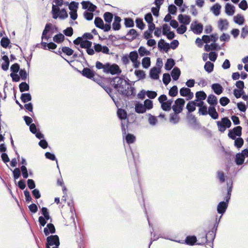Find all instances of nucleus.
I'll return each mask as SVG.
<instances>
[{
    "mask_svg": "<svg viewBox=\"0 0 248 248\" xmlns=\"http://www.w3.org/2000/svg\"><path fill=\"white\" fill-rule=\"evenodd\" d=\"M111 84L121 94L125 96H134L135 88L125 79L117 77L112 79Z\"/></svg>",
    "mask_w": 248,
    "mask_h": 248,
    "instance_id": "f257e3e1",
    "label": "nucleus"
},
{
    "mask_svg": "<svg viewBox=\"0 0 248 248\" xmlns=\"http://www.w3.org/2000/svg\"><path fill=\"white\" fill-rule=\"evenodd\" d=\"M95 66L98 69H102L104 73L111 75H120L122 70L119 66L115 63L107 62L105 64L97 61Z\"/></svg>",
    "mask_w": 248,
    "mask_h": 248,
    "instance_id": "f03ea898",
    "label": "nucleus"
},
{
    "mask_svg": "<svg viewBox=\"0 0 248 248\" xmlns=\"http://www.w3.org/2000/svg\"><path fill=\"white\" fill-rule=\"evenodd\" d=\"M159 238L169 240L176 242H181L177 239V236L173 233H151V241L149 245L150 247L153 241L158 240Z\"/></svg>",
    "mask_w": 248,
    "mask_h": 248,
    "instance_id": "7ed1b4c3",
    "label": "nucleus"
},
{
    "mask_svg": "<svg viewBox=\"0 0 248 248\" xmlns=\"http://www.w3.org/2000/svg\"><path fill=\"white\" fill-rule=\"evenodd\" d=\"M52 13L53 18L54 19L59 17L61 19H63L68 17V14L65 9H62L60 10V8L54 5H53L52 7Z\"/></svg>",
    "mask_w": 248,
    "mask_h": 248,
    "instance_id": "20e7f679",
    "label": "nucleus"
},
{
    "mask_svg": "<svg viewBox=\"0 0 248 248\" xmlns=\"http://www.w3.org/2000/svg\"><path fill=\"white\" fill-rule=\"evenodd\" d=\"M216 233H202L203 241L202 244L206 243L211 248H213V241Z\"/></svg>",
    "mask_w": 248,
    "mask_h": 248,
    "instance_id": "39448f33",
    "label": "nucleus"
},
{
    "mask_svg": "<svg viewBox=\"0 0 248 248\" xmlns=\"http://www.w3.org/2000/svg\"><path fill=\"white\" fill-rule=\"evenodd\" d=\"M217 123L219 131L221 132H224L226 128H229L231 125V122L227 117L223 118L220 122L217 121Z\"/></svg>",
    "mask_w": 248,
    "mask_h": 248,
    "instance_id": "423d86ee",
    "label": "nucleus"
},
{
    "mask_svg": "<svg viewBox=\"0 0 248 248\" xmlns=\"http://www.w3.org/2000/svg\"><path fill=\"white\" fill-rule=\"evenodd\" d=\"M177 236V239L181 242H179V243H186L187 245L189 246H193L196 244L197 245H202V243H196L197 241V237L195 235H189L186 237L185 240H180L178 235L176 233H174Z\"/></svg>",
    "mask_w": 248,
    "mask_h": 248,
    "instance_id": "0eeeda50",
    "label": "nucleus"
},
{
    "mask_svg": "<svg viewBox=\"0 0 248 248\" xmlns=\"http://www.w3.org/2000/svg\"><path fill=\"white\" fill-rule=\"evenodd\" d=\"M185 101L184 99L178 98L175 101L174 104L172 106V108L174 112L180 113L183 110Z\"/></svg>",
    "mask_w": 248,
    "mask_h": 248,
    "instance_id": "6e6552de",
    "label": "nucleus"
},
{
    "mask_svg": "<svg viewBox=\"0 0 248 248\" xmlns=\"http://www.w3.org/2000/svg\"><path fill=\"white\" fill-rule=\"evenodd\" d=\"M117 115L118 117L122 120L121 125L123 134V135H125L126 133V131L123 120H125L127 117L126 112L123 109L119 108L117 110Z\"/></svg>",
    "mask_w": 248,
    "mask_h": 248,
    "instance_id": "1a4fd4ad",
    "label": "nucleus"
},
{
    "mask_svg": "<svg viewBox=\"0 0 248 248\" xmlns=\"http://www.w3.org/2000/svg\"><path fill=\"white\" fill-rule=\"evenodd\" d=\"M94 22L96 27L103 30L104 31H108L111 29V26L106 24L104 25L103 20L99 17H95Z\"/></svg>",
    "mask_w": 248,
    "mask_h": 248,
    "instance_id": "9d476101",
    "label": "nucleus"
},
{
    "mask_svg": "<svg viewBox=\"0 0 248 248\" xmlns=\"http://www.w3.org/2000/svg\"><path fill=\"white\" fill-rule=\"evenodd\" d=\"M46 245L47 246H59L60 245V240L59 237L57 235H52L49 236L46 238Z\"/></svg>",
    "mask_w": 248,
    "mask_h": 248,
    "instance_id": "9b49d317",
    "label": "nucleus"
},
{
    "mask_svg": "<svg viewBox=\"0 0 248 248\" xmlns=\"http://www.w3.org/2000/svg\"><path fill=\"white\" fill-rule=\"evenodd\" d=\"M228 199H226L225 202H220L217 207V211L218 213L220 214H224L228 207Z\"/></svg>",
    "mask_w": 248,
    "mask_h": 248,
    "instance_id": "f8f14e48",
    "label": "nucleus"
},
{
    "mask_svg": "<svg viewBox=\"0 0 248 248\" xmlns=\"http://www.w3.org/2000/svg\"><path fill=\"white\" fill-rule=\"evenodd\" d=\"M229 23L226 19H220L217 22L218 28L221 31L227 30Z\"/></svg>",
    "mask_w": 248,
    "mask_h": 248,
    "instance_id": "ddd939ff",
    "label": "nucleus"
},
{
    "mask_svg": "<svg viewBox=\"0 0 248 248\" xmlns=\"http://www.w3.org/2000/svg\"><path fill=\"white\" fill-rule=\"evenodd\" d=\"M180 94L182 96L187 97V99H191L193 97V93L187 88L183 87L180 90Z\"/></svg>",
    "mask_w": 248,
    "mask_h": 248,
    "instance_id": "4468645a",
    "label": "nucleus"
},
{
    "mask_svg": "<svg viewBox=\"0 0 248 248\" xmlns=\"http://www.w3.org/2000/svg\"><path fill=\"white\" fill-rule=\"evenodd\" d=\"M190 27L191 30L196 34H200L203 30L202 25L201 23H197L196 22L194 23H192Z\"/></svg>",
    "mask_w": 248,
    "mask_h": 248,
    "instance_id": "2eb2a0df",
    "label": "nucleus"
},
{
    "mask_svg": "<svg viewBox=\"0 0 248 248\" xmlns=\"http://www.w3.org/2000/svg\"><path fill=\"white\" fill-rule=\"evenodd\" d=\"M94 49L96 52H102L104 54H108L109 48L107 46H102L99 44H95L94 46Z\"/></svg>",
    "mask_w": 248,
    "mask_h": 248,
    "instance_id": "dca6fc26",
    "label": "nucleus"
},
{
    "mask_svg": "<svg viewBox=\"0 0 248 248\" xmlns=\"http://www.w3.org/2000/svg\"><path fill=\"white\" fill-rule=\"evenodd\" d=\"M179 21L184 25H188L190 22V17L185 15L180 14L178 16Z\"/></svg>",
    "mask_w": 248,
    "mask_h": 248,
    "instance_id": "f3484780",
    "label": "nucleus"
},
{
    "mask_svg": "<svg viewBox=\"0 0 248 248\" xmlns=\"http://www.w3.org/2000/svg\"><path fill=\"white\" fill-rule=\"evenodd\" d=\"M158 47L160 50L163 49L165 52H167L170 48V45L169 43L165 42L164 40L161 39L158 43Z\"/></svg>",
    "mask_w": 248,
    "mask_h": 248,
    "instance_id": "a211bd4d",
    "label": "nucleus"
},
{
    "mask_svg": "<svg viewBox=\"0 0 248 248\" xmlns=\"http://www.w3.org/2000/svg\"><path fill=\"white\" fill-rule=\"evenodd\" d=\"M127 39L129 41H132L135 39L138 36V33L135 29H130L126 34Z\"/></svg>",
    "mask_w": 248,
    "mask_h": 248,
    "instance_id": "6ab92c4d",
    "label": "nucleus"
},
{
    "mask_svg": "<svg viewBox=\"0 0 248 248\" xmlns=\"http://www.w3.org/2000/svg\"><path fill=\"white\" fill-rule=\"evenodd\" d=\"M208 114L213 119H217L218 114L215 108V106H210L208 108Z\"/></svg>",
    "mask_w": 248,
    "mask_h": 248,
    "instance_id": "aec40b11",
    "label": "nucleus"
},
{
    "mask_svg": "<svg viewBox=\"0 0 248 248\" xmlns=\"http://www.w3.org/2000/svg\"><path fill=\"white\" fill-rule=\"evenodd\" d=\"M160 72L159 68L155 67L152 68L150 71V76L151 78L154 79H157L159 78V73Z\"/></svg>",
    "mask_w": 248,
    "mask_h": 248,
    "instance_id": "412c9836",
    "label": "nucleus"
},
{
    "mask_svg": "<svg viewBox=\"0 0 248 248\" xmlns=\"http://www.w3.org/2000/svg\"><path fill=\"white\" fill-rule=\"evenodd\" d=\"M121 21V18L118 16H115L114 17V20L112 23V29L114 31H118L121 28L120 22Z\"/></svg>",
    "mask_w": 248,
    "mask_h": 248,
    "instance_id": "4be33fe9",
    "label": "nucleus"
},
{
    "mask_svg": "<svg viewBox=\"0 0 248 248\" xmlns=\"http://www.w3.org/2000/svg\"><path fill=\"white\" fill-rule=\"evenodd\" d=\"M235 12V7L230 3L225 5V13L228 16H232Z\"/></svg>",
    "mask_w": 248,
    "mask_h": 248,
    "instance_id": "5701e85b",
    "label": "nucleus"
},
{
    "mask_svg": "<svg viewBox=\"0 0 248 248\" xmlns=\"http://www.w3.org/2000/svg\"><path fill=\"white\" fill-rule=\"evenodd\" d=\"M212 89L214 91V93L217 94H220L223 91L222 87L218 83H214L212 85Z\"/></svg>",
    "mask_w": 248,
    "mask_h": 248,
    "instance_id": "b1692460",
    "label": "nucleus"
},
{
    "mask_svg": "<svg viewBox=\"0 0 248 248\" xmlns=\"http://www.w3.org/2000/svg\"><path fill=\"white\" fill-rule=\"evenodd\" d=\"M82 74L84 76L89 78H93L94 76L93 72L92 70L88 68H84L83 69L82 71Z\"/></svg>",
    "mask_w": 248,
    "mask_h": 248,
    "instance_id": "393cba45",
    "label": "nucleus"
},
{
    "mask_svg": "<svg viewBox=\"0 0 248 248\" xmlns=\"http://www.w3.org/2000/svg\"><path fill=\"white\" fill-rule=\"evenodd\" d=\"M207 101L210 106H215L217 103V98L213 94H210L208 96Z\"/></svg>",
    "mask_w": 248,
    "mask_h": 248,
    "instance_id": "a878e982",
    "label": "nucleus"
},
{
    "mask_svg": "<svg viewBox=\"0 0 248 248\" xmlns=\"http://www.w3.org/2000/svg\"><path fill=\"white\" fill-rule=\"evenodd\" d=\"M233 21L236 24L242 25L244 23L245 19L242 15L237 14L233 17Z\"/></svg>",
    "mask_w": 248,
    "mask_h": 248,
    "instance_id": "bb28decb",
    "label": "nucleus"
},
{
    "mask_svg": "<svg viewBox=\"0 0 248 248\" xmlns=\"http://www.w3.org/2000/svg\"><path fill=\"white\" fill-rule=\"evenodd\" d=\"M181 72L177 67H174L171 72V76L174 80H177L180 75Z\"/></svg>",
    "mask_w": 248,
    "mask_h": 248,
    "instance_id": "cd10ccee",
    "label": "nucleus"
},
{
    "mask_svg": "<svg viewBox=\"0 0 248 248\" xmlns=\"http://www.w3.org/2000/svg\"><path fill=\"white\" fill-rule=\"evenodd\" d=\"M2 59L4 62L1 64V68L4 71H7L8 69L9 66V58L7 56L4 55L2 57Z\"/></svg>",
    "mask_w": 248,
    "mask_h": 248,
    "instance_id": "c85d7f7f",
    "label": "nucleus"
},
{
    "mask_svg": "<svg viewBox=\"0 0 248 248\" xmlns=\"http://www.w3.org/2000/svg\"><path fill=\"white\" fill-rule=\"evenodd\" d=\"M196 101H202L206 98V94L203 91L197 92L196 93Z\"/></svg>",
    "mask_w": 248,
    "mask_h": 248,
    "instance_id": "c756f323",
    "label": "nucleus"
},
{
    "mask_svg": "<svg viewBox=\"0 0 248 248\" xmlns=\"http://www.w3.org/2000/svg\"><path fill=\"white\" fill-rule=\"evenodd\" d=\"M113 15L110 12H106L104 14V19L106 22V24L110 25V23L113 18Z\"/></svg>",
    "mask_w": 248,
    "mask_h": 248,
    "instance_id": "7c9ffc66",
    "label": "nucleus"
},
{
    "mask_svg": "<svg viewBox=\"0 0 248 248\" xmlns=\"http://www.w3.org/2000/svg\"><path fill=\"white\" fill-rule=\"evenodd\" d=\"M221 6L218 3L214 5L211 8V11L214 13L216 16H217L220 14V10Z\"/></svg>",
    "mask_w": 248,
    "mask_h": 248,
    "instance_id": "2f4dec72",
    "label": "nucleus"
},
{
    "mask_svg": "<svg viewBox=\"0 0 248 248\" xmlns=\"http://www.w3.org/2000/svg\"><path fill=\"white\" fill-rule=\"evenodd\" d=\"M50 28H51V26L50 24H46L45 29L43 31V32L42 33V39H44L46 40H48V39L49 38V36H47L46 34L50 31Z\"/></svg>",
    "mask_w": 248,
    "mask_h": 248,
    "instance_id": "473e14b6",
    "label": "nucleus"
},
{
    "mask_svg": "<svg viewBox=\"0 0 248 248\" xmlns=\"http://www.w3.org/2000/svg\"><path fill=\"white\" fill-rule=\"evenodd\" d=\"M178 114L179 113H176L175 112L170 114V123L176 124L179 122L180 118L178 115Z\"/></svg>",
    "mask_w": 248,
    "mask_h": 248,
    "instance_id": "72a5a7b5",
    "label": "nucleus"
},
{
    "mask_svg": "<svg viewBox=\"0 0 248 248\" xmlns=\"http://www.w3.org/2000/svg\"><path fill=\"white\" fill-rule=\"evenodd\" d=\"M214 67V64L209 61H208L206 62L204 66V68L206 72L210 73L213 71Z\"/></svg>",
    "mask_w": 248,
    "mask_h": 248,
    "instance_id": "f704fd0d",
    "label": "nucleus"
},
{
    "mask_svg": "<svg viewBox=\"0 0 248 248\" xmlns=\"http://www.w3.org/2000/svg\"><path fill=\"white\" fill-rule=\"evenodd\" d=\"M141 64L144 68L147 69L151 65V60L149 57H144L142 59Z\"/></svg>",
    "mask_w": 248,
    "mask_h": 248,
    "instance_id": "c9c22d12",
    "label": "nucleus"
},
{
    "mask_svg": "<svg viewBox=\"0 0 248 248\" xmlns=\"http://www.w3.org/2000/svg\"><path fill=\"white\" fill-rule=\"evenodd\" d=\"M135 110L137 113H143L146 111V108L144 105L138 103L135 106Z\"/></svg>",
    "mask_w": 248,
    "mask_h": 248,
    "instance_id": "e433bc0d",
    "label": "nucleus"
},
{
    "mask_svg": "<svg viewBox=\"0 0 248 248\" xmlns=\"http://www.w3.org/2000/svg\"><path fill=\"white\" fill-rule=\"evenodd\" d=\"M20 99L23 102L26 103L31 100V96L29 93H24L21 94Z\"/></svg>",
    "mask_w": 248,
    "mask_h": 248,
    "instance_id": "4c0bfd02",
    "label": "nucleus"
},
{
    "mask_svg": "<svg viewBox=\"0 0 248 248\" xmlns=\"http://www.w3.org/2000/svg\"><path fill=\"white\" fill-rule=\"evenodd\" d=\"M138 52L139 53L141 57H142L145 55H150L151 54V52L147 50L145 47L144 46H140L138 49Z\"/></svg>",
    "mask_w": 248,
    "mask_h": 248,
    "instance_id": "58836bf2",
    "label": "nucleus"
},
{
    "mask_svg": "<svg viewBox=\"0 0 248 248\" xmlns=\"http://www.w3.org/2000/svg\"><path fill=\"white\" fill-rule=\"evenodd\" d=\"M129 60L132 62L138 60V53L137 51H133L130 52L128 55Z\"/></svg>",
    "mask_w": 248,
    "mask_h": 248,
    "instance_id": "ea45409f",
    "label": "nucleus"
},
{
    "mask_svg": "<svg viewBox=\"0 0 248 248\" xmlns=\"http://www.w3.org/2000/svg\"><path fill=\"white\" fill-rule=\"evenodd\" d=\"M64 4L67 5H69V8L71 10V11H77V9L78 4V2L72 1L70 4H69L68 2H66L64 3Z\"/></svg>",
    "mask_w": 248,
    "mask_h": 248,
    "instance_id": "a19ab883",
    "label": "nucleus"
},
{
    "mask_svg": "<svg viewBox=\"0 0 248 248\" xmlns=\"http://www.w3.org/2000/svg\"><path fill=\"white\" fill-rule=\"evenodd\" d=\"M134 74L139 80L144 79L145 78V73L143 70H136L135 71Z\"/></svg>",
    "mask_w": 248,
    "mask_h": 248,
    "instance_id": "79ce46f5",
    "label": "nucleus"
},
{
    "mask_svg": "<svg viewBox=\"0 0 248 248\" xmlns=\"http://www.w3.org/2000/svg\"><path fill=\"white\" fill-rule=\"evenodd\" d=\"M217 44L213 43L210 45H205L204 46V49L206 51H209L210 50H215L217 49Z\"/></svg>",
    "mask_w": 248,
    "mask_h": 248,
    "instance_id": "37998d69",
    "label": "nucleus"
},
{
    "mask_svg": "<svg viewBox=\"0 0 248 248\" xmlns=\"http://www.w3.org/2000/svg\"><path fill=\"white\" fill-rule=\"evenodd\" d=\"M245 157L243 155H242V154H237L236 155V158H235V162L238 165H242L245 160Z\"/></svg>",
    "mask_w": 248,
    "mask_h": 248,
    "instance_id": "c03bdc74",
    "label": "nucleus"
},
{
    "mask_svg": "<svg viewBox=\"0 0 248 248\" xmlns=\"http://www.w3.org/2000/svg\"><path fill=\"white\" fill-rule=\"evenodd\" d=\"M148 122L152 125H155L157 123V118L151 114H148Z\"/></svg>",
    "mask_w": 248,
    "mask_h": 248,
    "instance_id": "a18cd8bd",
    "label": "nucleus"
},
{
    "mask_svg": "<svg viewBox=\"0 0 248 248\" xmlns=\"http://www.w3.org/2000/svg\"><path fill=\"white\" fill-rule=\"evenodd\" d=\"M174 64L175 62L174 60L172 59H169L167 60V62L165 64V68L167 70H170L173 67Z\"/></svg>",
    "mask_w": 248,
    "mask_h": 248,
    "instance_id": "49530a36",
    "label": "nucleus"
},
{
    "mask_svg": "<svg viewBox=\"0 0 248 248\" xmlns=\"http://www.w3.org/2000/svg\"><path fill=\"white\" fill-rule=\"evenodd\" d=\"M55 229L53 224L49 223L46 225V227L44 228V232H55Z\"/></svg>",
    "mask_w": 248,
    "mask_h": 248,
    "instance_id": "de8ad7c7",
    "label": "nucleus"
},
{
    "mask_svg": "<svg viewBox=\"0 0 248 248\" xmlns=\"http://www.w3.org/2000/svg\"><path fill=\"white\" fill-rule=\"evenodd\" d=\"M186 109L189 113L193 112L196 109V105L193 101H190L187 104Z\"/></svg>",
    "mask_w": 248,
    "mask_h": 248,
    "instance_id": "09e8293b",
    "label": "nucleus"
},
{
    "mask_svg": "<svg viewBox=\"0 0 248 248\" xmlns=\"http://www.w3.org/2000/svg\"><path fill=\"white\" fill-rule=\"evenodd\" d=\"M199 113L202 115H206L208 114V108L206 105L203 104L199 109Z\"/></svg>",
    "mask_w": 248,
    "mask_h": 248,
    "instance_id": "8fccbe9b",
    "label": "nucleus"
},
{
    "mask_svg": "<svg viewBox=\"0 0 248 248\" xmlns=\"http://www.w3.org/2000/svg\"><path fill=\"white\" fill-rule=\"evenodd\" d=\"M64 38V36L62 34L59 33L54 36L53 41L57 43H60L63 41Z\"/></svg>",
    "mask_w": 248,
    "mask_h": 248,
    "instance_id": "3c124183",
    "label": "nucleus"
},
{
    "mask_svg": "<svg viewBox=\"0 0 248 248\" xmlns=\"http://www.w3.org/2000/svg\"><path fill=\"white\" fill-rule=\"evenodd\" d=\"M232 188V182L230 181L227 183V196H226V199H228L229 201L231 197V192Z\"/></svg>",
    "mask_w": 248,
    "mask_h": 248,
    "instance_id": "603ef678",
    "label": "nucleus"
},
{
    "mask_svg": "<svg viewBox=\"0 0 248 248\" xmlns=\"http://www.w3.org/2000/svg\"><path fill=\"white\" fill-rule=\"evenodd\" d=\"M19 90L21 92H24L25 91H28L29 90V86L26 82H22L19 84Z\"/></svg>",
    "mask_w": 248,
    "mask_h": 248,
    "instance_id": "864d4df0",
    "label": "nucleus"
},
{
    "mask_svg": "<svg viewBox=\"0 0 248 248\" xmlns=\"http://www.w3.org/2000/svg\"><path fill=\"white\" fill-rule=\"evenodd\" d=\"M92 46V42L87 40L83 39L81 44L80 46L81 48L87 49L88 47H91Z\"/></svg>",
    "mask_w": 248,
    "mask_h": 248,
    "instance_id": "5fc2aeb1",
    "label": "nucleus"
},
{
    "mask_svg": "<svg viewBox=\"0 0 248 248\" xmlns=\"http://www.w3.org/2000/svg\"><path fill=\"white\" fill-rule=\"evenodd\" d=\"M178 94V88L176 86H173L170 89L169 92V94L170 96H175Z\"/></svg>",
    "mask_w": 248,
    "mask_h": 248,
    "instance_id": "6e6d98bb",
    "label": "nucleus"
},
{
    "mask_svg": "<svg viewBox=\"0 0 248 248\" xmlns=\"http://www.w3.org/2000/svg\"><path fill=\"white\" fill-rule=\"evenodd\" d=\"M124 25L127 28L133 27L134 26L133 20L130 18H126L124 19Z\"/></svg>",
    "mask_w": 248,
    "mask_h": 248,
    "instance_id": "4d7b16f0",
    "label": "nucleus"
},
{
    "mask_svg": "<svg viewBox=\"0 0 248 248\" xmlns=\"http://www.w3.org/2000/svg\"><path fill=\"white\" fill-rule=\"evenodd\" d=\"M135 137L132 134H128L125 137V140L128 144L133 143L135 140Z\"/></svg>",
    "mask_w": 248,
    "mask_h": 248,
    "instance_id": "13d9d810",
    "label": "nucleus"
},
{
    "mask_svg": "<svg viewBox=\"0 0 248 248\" xmlns=\"http://www.w3.org/2000/svg\"><path fill=\"white\" fill-rule=\"evenodd\" d=\"M244 143V140L241 138H238L235 140L234 145L238 148H240L242 147Z\"/></svg>",
    "mask_w": 248,
    "mask_h": 248,
    "instance_id": "bf43d9fd",
    "label": "nucleus"
},
{
    "mask_svg": "<svg viewBox=\"0 0 248 248\" xmlns=\"http://www.w3.org/2000/svg\"><path fill=\"white\" fill-rule=\"evenodd\" d=\"M62 51L68 56H71L73 53V50L69 47L64 46L62 48Z\"/></svg>",
    "mask_w": 248,
    "mask_h": 248,
    "instance_id": "052dcab7",
    "label": "nucleus"
},
{
    "mask_svg": "<svg viewBox=\"0 0 248 248\" xmlns=\"http://www.w3.org/2000/svg\"><path fill=\"white\" fill-rule=\"evenodd\" d=\"M10 43V40L7 38L3 37L0 42L1 45L2 47L6 48Z\"/></svg>",
    "mask_w": 248,
    "mask_h": 248,
    "instance_id": "680f3d73",
    "label": "nucleus"
},
{
    "mask_svg": "<svg viewBox=\"0 0 248 248\" xmlns=\"http://www.w3.org/2000/svg\"><path fill=\"white\" fill-rule=\"evenodd\" d=\"M170 77L169 74H164L163 76V82L166 85H168L170 81Z\"/></svg>",
    "mask_w": 248,
    "mask_h": 248,
    "instance_id": "e2e57ef3",
    "label": "nucleus"
},
{
    "mask_svg": "<svg viewBox=\"0 0 248 248\" xmlns=\"http://www.w3.org/2000/svg\"><path fill=\"white\" fill-rule=\"evenodd\" d=\"M21 171L22 173V176L24 178H27L29 176L28 170L25 166H22L20 168Z\"/></svg>",
    "mask_w": 248,
    "mask_h": 248,
    "instance_id": "0e129e2a",
    "label": "nucleus"
},
{
    "mask_svg": "<svg viewBox=\"0 0 248 248\" xmlns=\"http://www.w3.org/2000/svg\"><path fill=\"white\" fill-rule=\"evenodd\" d=\"M136 23L137 27L139 28V29L142 30L143 29L145 25L144 24L142 20L140 18H137L136 20Z\"/></svg>",
    "mask_w": 248,
    "mask_h": 248,
    "instance_id": "69168bd1",
    "label": "nucleus"
},
{
    "mask_svg": "<svg viewBox=\"0 0 248 248\" xmlns=\"http://www.w3.org/2000/svg\"><path fill=\"white\" fill-rule=\"evenodd\" d=\"M144 106L146 109H151L153 108V102L149 99H146L144 101Z\"/></svg>",
    "mask_w": 248,
    "mask_h": 248,
    "instance_id": "338daca9",
    "label": "nucleus"
},
{
    "mask_svg": "<svg viewBox=\"0 0 248 248\" xmlns=\"http://www.w3.org/2000/svg\"><path fill=\"white\" fill-rule=\"evenodd\" d=\"M84 16L85 19L88 20H91L93 19V14L92 12H89L88 11H85L84 13Z\"/></svg>",
    "mask_w": 248,
    "mask_h": 248,
    "instance_id": "774afa93",
    "label": "nucleus"
}]
</instances>
